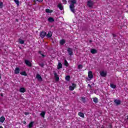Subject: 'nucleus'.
<instances>
[{"label": "nucleus", "instance_id": "6", "mask_svg": "<svg viewBox=\"0 0 128 128\" xmlns=\"http://www.w3.org/2000/svg\"><path fill=\"white\" fill-rule=\"evenodd\" d=\"M46 36V32L44 31H42L40 33V36L42 38H44V36Z\"/></svg>", "mask_w": 128, "mask_h": 128}, {"label": "nucleus", "instance_id": "39", "mask_svg": "<svg viewBox=\"0 0 128 128\" xmlns=\"http://www.w3.org/2000/svg\"><path fill=\"white\" fill-rule=\"evenodd\" d=\"M28 112H24V114H26V116H28Z\"/></svg>", "mask_w": 128, "mask_h": 128}, {"label": "nucleus", "instance_id": "9", "mask_svg": "<svg viewBox=\"0 0 128 128\" xmlns=\"http://www.w3.org/2000/svg\"><path fill=\"white\" fill-rule=\"evenodd\" d=\"M87 5L89 8H92L94 6V2L92 0H89L88 2Z\"/></svg>", "mask_w": 128, "mask_h": 128}, {"label": "nucleus", "instance_id": "17", "mask_svg": "<svg viewBox=\"0 0 128 128\" xmlns=\"http://www.w3.org/2000/svg\"><path fill=\"white\" fill-rule=\"evenodd\" d=\"M78 116H79L80 118H84V114L82 112H79L78 113Z\"/></svg>", "mask_w": 128, "mask_h": 128}, {"label": "nucleus", "instance_id": "8", "mask_svg": "<svg viewBox=\"0 0 128 128\" xmlns=\"http://www.w3.org/2000/svg\"><path fill=\"white\" fill-rule=\"evenodd\" d=\"M114 102L116 104V106H120V104H122V101H120V100L116 99L114 100Z\"/></svg>", "mask_w": 128, "mask_h": 128}, {"label": "nucleus", "instance_id": "34", "mask_svg": "<svg viewBox=\"0 0 128 128\" xmlns=\"http://www.w3.org/2000/svg\"><path fill=\"white\" fill-rule=\"evenodd\" d=\"M81 100L82 102H86V98H84V97H82Z\"/></svg>", "mask_w": 128, "mask_h": 128}, {"label": "nucleus", "instance_id": "50", "mask_svg": "<svg viewBox=\"0 0 128 128\" xmlns=\"http://www.w3.org/2000/svg\"><path fill=\"white\" fill-rule=\"evenodd\" d=\"M24 124H26V122H24Z\"/></svg>", "mask_w": 128, "mask_h": 128}, {"label": "nucleus", "instance_id": "45", "mask_svg": "<svg viewBox=\"0 0 128 128\" xmlns=\"http://www.w3.org/2000/svg\"><path fill=\"white\" fill-rule=\"evenodd\" d=\"M127 120H128V116H126Z\"/></svg>", "mask_w": 128, "mask_h": 128}, {"label": "nucleus", "instance_id": "37", "mask_svg": "<svg viewBox=\"0 0 128 128\" xmlns=\"http://www.w3.org/2000/svg\"><path fill=\"white\" fill-rule=\"evenodd\" d=\"M62 2H64V4H66V0H62Z\"/></svg>", "mask_w": 128, "mask_h": 128}, {"label": "nucleus", "instance_id": "43", "mask_svg": "<svg viewBox=\"0 0 128 128\" xmlns=\"http://www.w3.org/2000/svg\"><path fill=\"white\" fill-rule=\"evenodd\" d=\"M112 36H113L114 38H116V34H113Z\"/></svg>", "mask_w": 128, "mask_h": 128}, {"label": "nucleus", "instance_id": "1", "mask_svg": "<svg viewBox=\"0 0 128 128\" xmlns=\"http://www.w3.org/2000/svg\"><path fill=\"white\" fill-rule=\"evenodd\" d=\"M71 4L70 5V8L73 14L76 12V10H74V4H76V0H70Z\"/></svg>", "mask_w": 128, "mask_h": 128}, {"label": "nucleus", "instance_id": "26", "mask_svg": "<svg viewBox=\"0 0 128 128\" xmlns=\"http://www.w3.org/2000/svg\"><path fill=\"white\" fill-rule=\"evenodd\" d=\"M64 64L66 66H68V62L66 60H64Z\"/></svg>", "mask_w": 128, "mask_h": 128}, {"label": "nucleus", "instance_id": "12", "mask_svg": "<svg viewBox=\"0 0 128 128\" xmlns=\"http://www.w3.org/2000/svg\"><path fill=\"white\" fill-rule=\"evenodd\" d=\"M20 70L19 68H16L14 70V74H20Z\"/></svg>", "mask_w": 128, "mask_h": 128}, {"label": "nucleus", "instance_id": "48", "mask_svg": "<svg viewBox=\"0 0 128 128\" xmlns=\"http://www.w3.org/2000/svg\"><path fill=\"white\" fill-rule=\"evenodd\" d=\"M16 22H18V19H16Z\"/></svg>", "mask_w": 128, "mask_h": 128}, {"label": "nucleus", "instance_id": "32", "mask_svg": "<svg viewBox=\"0 0 128 128\" xmlns=\"http://www.w3.org/2000/svg\"><path fill=\"white\" fill-rule=\"evenodd\" d=\"M14 2L17 6H20V1H18V0H14Z\"/></svg>", "mask_w": 128, "mask_h": 128}, {"label": "nucleus", "instance_id": "15", "mask_svg": "<svg viewBox=\"0 0 128 128\" xmlns=\"http://www.w3.org/2000/svg\"><path fill=\"white\" fill-rule=\"evenodd\" d=\"M48 22H54V19L52 17H49L48 18Z\"/></svg>", "mask_w": 128, "mask_h": 128}, {"label": "nucleus", "instance_id": "2", "mask_svg": "<svg viewBox=\"0 0 128 128\" xmlns=\"http://www.w3.org/2000/svg\"><path fill=\"white\" fill-rule=\"evenodd\" d=\"M76 88V84L74 83L72 84V86H69L70 90L72 91Z\"/></svg>", "mask_w": 128, "mask_h": 128}, {"label": "nucleus", "instance_id": "28", "mask_svg": "<svg viewBox=\"0 0 128 128\" xmlns=\"http://www.w3.org/2000/svg\"><path fill=\"white\" fill-rule=\"evenodd\" d=\"M110 86L112 88H116V86L114 84H110Z\"/></svg>", "mask_w": 128, "mask_h": 128}, {"label": "nucleus", "instance_id": "41", "mask_svg": "<svg viewBox=\"0 0 128 128\" xmlns=\"http://www.w3.org/2000/svg\"><path fill=\"white\" fill-rule=\"evenodd\" d=\"M88 86H90V88H92V86L90 84H88Z\"/></svg>", "mask_w": 128, "mask_h": 128}, {"label": "nucleus", "instance_id": "19", "mask_svg": "<svg viewBox=\"0 0 128 128\" xmlns=\"http://www.w3.org/2000/svg\"><path fill=\"white\" fill-rule=\"evenodd\" d=\"M90 52L91 54H96V52H98V50L96 49H91Z\"/></svg>", "mask_w": 128, "mask_h": 128}, {"label": "nucleus", "instance_id": "24", "mask_svg": "<svg viewBox=\"0 0 128 128\" xmlns=\"http://www.w3.org/2000/svg\"><path fill=\"white\" fill-rule=\"evenodd\" d=\"M60 44H61L62 46L64 44H66V40L64 39L62 40H60Z\"/></svg>", "mask_w": 128, "mask_h": 128}, {"label": "nucleus", "instance_id": "10", "mask_svg": "<svg viewBox=\"0 0 128 128\" xmlns=\"http://www.w3.org/2000/svg\"><path fill=\"white\" fill-rule=\"evenodd\" d=\"M46 36L48 38H52V31H49L48 32V34H46Z\"/></svg>", "mask_w": 128, "mask_h": 128}, {"label": "nucleus", "instance_id": "20", "mask_svg": "<svg viewBox=\"0 0 128 128\" xmlns=\"http://www.w3.org/2000/svg\"><path fill=\"white\" fill-rule=\"evenodd\" d=\"M20 92H26V88H21L20 89Z\"/></svg>", "mask_w": 128, "mask_h": 128}, {"label": "nucleus", "instance_id": "11", "mask_svg": "<svg viewBox=\"0 0 128 128\" xmlns=\"http://www.w3.org/2000/svg\"><path fill=\"white\" fill-rule=\"evenodd\" d=\"M36 78H37V80H40V82L42 81V76H40V74H36Z\"/></svg>", "mask_w": 128, "mask_h": 128}, {"label": "nucleus", "instance_id": "7", "mask_svg": "<svg viewBox=\"0 0 128 128\" xmlns=\"http://www.w3.org/2000/svg\"><path fill=\"white\" fill-rule=\"evenodd\" d=\"M54 77L55 78L56 82H58L60 80V77L58 76V73L56 72H54Z\"/></svg>", "mask_w": 128, "mask_h": 128}, {"label": "nucleus", "instance_id": "46", "mask_svg": "<svg viewBox=\"0 0 128 128\" xmlns=\"http://www.w3.org/2000/svg\"><path fill=\"white\" fill-rule=\"evenodd\" d=\"M1 96H3V95H2V94H1Z\"/></svg>", "mask_w": 128, "mask_h": 128}, {"label": "nucleus", "instance_id": "47", "mask_svg": "<svg viewBox=\"0 0 128 128\" xmlns=\"http://www.w3.org/2000/svg\"><path fill=\"white\" fill-rule=\"evenodd\" d=\"M110 128H112V125H110Z\"/></svg>", "mask_w": 128, "mask_h": 128}, {"label": "nucleus", "instance_id": "3", "mask_svg": "<svg viewBox=\"0 0 128 128\" xmlns=\"http://www.w3.org/2000/svg\"><path fill=\"white\" fill-rule=\"evenodd\" d=\"M67 52L70 56H72L74 54V52H72V48H68L67 49Z\"/></svg>", "mask_w": 128, "mask_h": 128}, {"label": "nucleus", "instance_id": "40", "mask_svg": "<svg viewBox=\"0 0 128 128\" xmlns=\"http://www.w3.org/2000/svg\"><path fill=\"white\" fill-rule=\"evenodd\" d=\"M38 54H40L41 56L42 54V51H39Z\"/></svg>", "mask_w": 128, "mask_h": 128}, {"label": "nucleus", "instance_id": "4", "mask_svg": "<svg viewBox=\"0 0 128 128\" xmlns=\"http://www.w3.org/2000/svg\"><path fill=\"white\" fill-rule=\"evenodd\" d=\"M24 62H25V64L26 66H30V68L31 66H32V62H30V60H24Z\"/></svg>", "mask_w": 128, "mask_h": 128}, {"label": "nucleus", "instance_id": "23", "mask_svg": "<svg viewBox=\"0 0 128 128\" xmlns=\"http://www.w3.org/2000/svg\"><path fill=\"white\" fill-rule=\"evenodd\" d=\"M40 116L44 118V116H46V112L42 111L40 114Z\"/></svg>", "mask_w": 128, "mask_h": 128}, {"label": "nucleus", "instance_id": "16", "mask_svg": "<svg viewBox=\"0 0 128 128\" xmlns=\"http://www.w3.org/2000/svg\"><path fill=\"white\" fill-rule=\"evenodd\" d=\"M58 70H60V68H62V63L59 62L57 66Z\"/></svg>", "mask_w": 128, "mask_h": 128}, {"label": "nucleus", "instance_id": "44", "mask_svg": "<svg viewBox=\"0 0 128 128\" xmlns=\"http://www.w3.org/2000/svg\"><path fill=\"white\" fill-rule=\"evenodd\" d=\"M0 128H4L2 126H0Z\"/></svg>", "mask_w": 128, "mask_h": 128}, {"label": "nucleus", "instance_id": "35", "mask_svg": "<svg viewBox=\"0 0 128 128\" xmlns=\"http://www.w3.org/2000/svg\"><path fill=\"white\" fill-rule=\"evenodd\" d=\"M39 66H40L41 68H44V63H40L39 64Z\"/></svg>", "mask_w": 128, "mask_h": 128}, {"label": "nucleus", "instance_id": "31", "mask_svg": "<svg viewBox=\"0 0 128 128\" xmlns=\"http://www.w3.org/2000/svg\"><path fill=\"white\" fill-rule=\"evenodd\" d=\"M44 0H34L33 2H34L35 4H36V2H42Z\"/></svg>", "mask_w": 128, "mask_h": 128}, {"label": "nucleus", "instance_id": "13", "mask_svg": "<svg viewBox=\"0 0 128 128\" xmlns=\"http://www.w3.org/2000/svg\"><path fill=\"white\" fill-rule=\"evenodd\" d=\"M100 74L101 76H102L103 78H106V72H104V71H102L100 72Z\"/></svg>", "mask_w": 128, "mask_h": 128}, {"label": "nucleus", "instance_id": "27", "mask_svg": "<svg viewBox=\"0 0 128 128\" xmlns=\"http://www.w3.org/2000/svg\"><path fill=\"white\" fill-rule=\"evenodd\" d=\"M20 74L22 76H28V74H26V72L25 71H24V72H22L20 73Z\"/></svg>", "mask_w": 128, "mask_h": 128}, {"label": "nucleus", "instance_id": "38", "mask_svg": "<svg viewBox=\"0 0 128 128\" xmlns=\"http://www.w3.org/2000/svg\"><path fill=\"white\" fill-rule=\"evenodd\" d=\"M41 56H42V58H45L46 55L44 54H41Z\"/></svg>", "mask_w": 128, "mask_h": 128}, {"label": "nucleus", "instance_id": "5", "mask_svg": "<svg viewBox=\"0 0 128 128\" xmlns=\"http://www.w3.org/2000/svg\"><path fill=\"white\" fill-rule=\"evenodd\" d=\"M88 78H90V80H92V78H94V74H92V72L89 71L88 72Z\"/></svg>", "mask_w": 128, "mask_h": 128}, {"label": "nucleus", "instance_id": "21", "mask_svg": "<svg viewBox=\"0 0 128 128\" xmlns=\"http://www.w3.org/2000/svg\"><path fill=\"white\" fill-rule=\"evenodd\" d=\"M93 102H95L96 104H98V98H93Z\"/></svg>", "mask_w": 128, "mask_h": 128}, {"label": "nucleus", "instance_id": "36", "mask_svg": "<svg viewBox=\"0 0 128 128\" xmlns=\"http://www.w3.org/2000/svg\"><path fill=\"white\" fill-rule=\"evenodd\" d=\"M2 6H4V3L0 2V8H2Z\"/></svg>", "mask_w": 128, "mask_h": 128}, {"label": "nucleus", "instance_id": "33", "mask_svg": "<svg viewBox=\"0 0 128 128\" xmlns=\"http://www.w3.org/2000/svg\"><path fill=\"white\" fill-rule=\"evenodd\" d=\"M82 68H84L82 65V64L78 65V70H80V69Z\"/></svg>", "mask_w": 128, "mask_h": 128}, {"label": "nucleus", "instance_id": "42", "mask_svg": "<svg viewBox=\"0 0 128 128\" xmlns=\"http://www.w3.org/2000/svg\"><path fill=\"white\" fill-rule=\"evenodd\" d=\"M89 42L90 44V42H92V40H89Z\"/></svg>", "mask_w": 128, "mask_h": 128}, {"label": "nucleus", "instance_id": "30", "mask_svg": "<svg viewBox=\"0 0 128 128\" xmlns=\"http://www.w3.org/2000/svg\"><path fill=\"white\" fill-rule=\"evenodd\" d=\"M19 43L20 44H24V41L22 39L19 40Z\"/></svg>", "mask_w": 128, "mask_h": 128}, {"label": "nucleus", "instance_id": "49", "mask_svg": "<svg viewBox=\"0 0 128 128\" xmlns=\"http://www.w3.org/2000/svg\"><path fill=\"white\" fill-rule=\"evenodd\" d=\"M40 128H42L40 127Z\"/></svg>", "mask_w": 128, "mask_h": 128}, {"label": "nucleus", "instance_id": "22", "mask_svg": "<svg viewBox=\"0 0 128 128\" xmlns=\"http://www.w3.org/2000/svg\"><path fill=\"white\" fill-rule=\"evenodd\" d=\"M4 120H6V118H4V116H1L0 118V122H4Z\"/></svg>", "mask_w": 128, "mask_h": 128}, {"label": "nucleus", "instance_id": "18", "mask_svg": "<svg viewBox=\"0 0 128 128\" xmlns=\"http://www.w3.org/2000/svg\"><path fill=\"white\" fill-rule=\"evenodd\" d=\"M46 12H47V14H52V12H54V10L46 8Z\"/></svg>", "mask_w": 128, "mask_h": 128}, {"label": "nucleus", "instance_id": "25", "mask_svg": "<svg viewBox=\"0 0 128 128\" xmlns=\"http://www.w3.org/2000/svg\"><path fill=\"white\" fill-rule=\"evenodd\" d=\"M34 122H31L29 124H28V128H32V126H34Z\"/></svg>", "mask_w": 128, "mask_h": 128}, {"label": "nucleus", "instance_id": "29", "mask_svg": "<svg viewBox=\"0 0 128 128\" xmlns=\"http://www.w3.org/2000/svg\"><path fill=\"white\" fill-rule=\"evenodd\" d=\"M65 79L66 80H68V82L70 80V76H66L65 78Z\"/></svg>", "mask_w": 128, "mask_h": 128}, {"label": "nucleus", "instance_id": "14", "mask_svg": "<svg viewBox=\"0 0 128 128\" xmlns=\"http://www.w3.org/2000/svg\"><path fill=\"white\" fill-rule=\"evenodd\" d=\"M58 8L60 10H64V6H62V3L58 4Z\"/></svg>", "mask_w": 128, "mask_h": 128}]
</instances>
